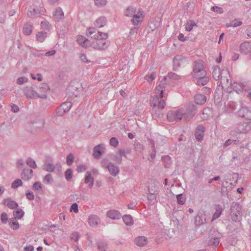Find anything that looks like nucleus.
Returning <instances> with one entry per match:
<instances>
[{"mask_svg": "<svg viewBox=\"0 0 251 251\" xmlns=\"http://www.w3.org/2000/svg\"><path fill=\"white\" fill-rule=\"evenodd\" d=\"M212 76L215 80H220V84L223 88H226L229 91H235L238 94L241 91V86L237 83H232L229 73L226 70H221L218 66H215L213 68Z\"/></svg>", "mask_w": 251, "mask_h": 251, "instance_id": "1", "label": "nucleus"}, {"mask_svg": "<svg viewBox=\"0 0 251 251\" xmlns=\"http://www.w3.org/2000/svg\"><path fill=\"white\" fill-rule=\"evenodd\" d=\"M87 33L89 35H92L91 38L94 41L92 42V46L95 49H105L108 47V44L106 39L108 37L106 33L96 32V29L94 27H90L87 30Z\"/></svg>", "mask_w": 251, "mask_h": 251, "instance_id": "2", "label": "nucleus"}, {"mask_svg": "<svg viewBox=\"0 0 251 251\" xmlns=\"http://www.w3.org/2000/svg\"><path fill=\"white\" fill-rule=\"evenodd\" d=\"M166 79L167 77L164 76L155 89V96L151 100V105L154 107L162 109L166 105L165 101L162 98L163 97L164 85Z\"/></svg>", "mask_w": 251, "mask_h": 251, "instance_id": "3", "label": "nucleus"}, {"mask_svg": "<svg viewBox=\"0 0 251 251\" xmlns=\"http://www.w3.org/2000/svg\"><path fill=\"white\" fill-rule=\"evenodd\" d=\"M23 92L24 95L27 99H35L37 98H42L46 99L47 97V95L45 94H39L34 90L32 86H26L24 88Z\"/></svg>", "mask_w": 251, "mask_h": 251, "instance_id": "4", "label": "nucleus"}, {"mask_svg": "<svg viewBox=\"0 0 251 251\" xmlns=\"http://www.w3.org/2000/svg\"><path fill=\"white\" fill-rule=\"evenodd\" d=\"M167 117L169 122L180 121L183 117V109L169 111L167 113Z\"/></svg>", "mask_w": 251, "mask_h": 251, "instance_id": "5", "label": "nucleus"}, {"mask_svg": "<svg viewBox=\"0 0 251 251\" xmlns=\"http://www.w3.org/2000/svg\"><path fill=\"white\" fill-rule=\"evenodd\" d=\"M194 77L200 75H206L204 70V62L201 60L195 61L193 66Z\"/></svg>", "mask_w": 251, "mask_h": 251, "instance_id": "6", "label": "nucleus"}, {"mask_svg": "<svg viewBox=\"0 0 251 251\" xmlns=\"http://www.w3.org/2000/svg\"><path fill=\"white\" fill-rule=\"evenodd\" d=\"M251 129L250 125L248 123H241L237 125L235 130H232L230 132L231 135H234L236 133H245L250 131Z\"/></svg>", "mask_w": 251, "mask_h": 251, "instance_id": "7", "label": "nucleus"}, {"mask_svg": "<svg viewBox=\"0 0 251 251\" xmlns=\"http://www.w3.org/2000/svg\"><path fill=\"white\" fill-rule=\"evenodd\" d=\"M241 209V205L236 202H233L231 206V216L233 221L235 222L239 221L240 220V211Z\"/></svg>", "mask_w": 251, "mask_h": 251, "instance_id": "8", "label": "nucleus"}, {"mask_svg": "<svg viewBox=\"0 0 251 251\" xmlns=\"http://www.w3.org/2000/svg\"><path fill=\"white\" fill-rule=\"evenodd\" d=\"M195 107L194 105L190 106L186 111L183 109V116L186 121H189L195 115Z\"/></svg>", "mask_w": 251, "mask_h": 251, "instance_id": "9", "label": "nucleus"}, {"mask_svg": "<svg viewBox=\"0 0 251 251\" xmlns=\"http://www.w3.org/2000/svg\"><path fill=\"white\" fill-rule=\"evenodd\" d=\"M132 17L131 22L133 25H137L141 24L144 18L143 11L139 10Z\"/></svg>", "mask_w": 251, "mask_h": 251, "instance_id": "10", "label": "nucleus"}, {"mask_svg": "<svg viewBox=\"0 0 251 251\" xmlns=\"http://www.w3.org/2000/svg\"><path fill=\"white\" fill-rule=\"evenodd\" d=\"M105 150V145L103 144H99L93 148V156L96 159H99L101 155L104 153Z\"/></svg>", "mask_w": 251, "mask_h": 251, "instance_id": "11", "label": "nucleus"}, {"mask_svg": "<svg viewBox=\"0 0 251 251\" xmlns=\"http://www.w3.org/2000/svg\"><path fill=\"white\" fill-rule=\"evenodd\" d=\"M205 131V128L203 126L199 125L197 127L195 132V136L198 141L201 142L203 140Z\"/></svg>", "mask_w": 251, "mask_h": 251, "instance_id": "12", "label": "nucleus"}, {"mask_svg": "<svg viewBox=\"0 0 251 251\" xmlns=\"http://www.w3.org/2000/svg\"><path fill=\"white\" fill-rule=\"evenodd\" d=\"M220 236L221 235L220 233L217 231H214V237H212L211 238L208 240L207 245L209 246H213L216 247L219 244Z\"/></svg>", "mask_w": 251, "mask_h": 251, "instance_id": "13", "label": "nucleus"}, {"mask_svg": "<svg viewBox=\"0 0 251 251\" xmlns=\"http://www.w3.org/2000/svg\"><path fill=\"white\" fill-rule=\"evenodd\" d=\"M241 52L244 54H248L251 52V42L246 41L240 46Z\"/></svg>", "mask_w": 251, "mask_h": 251, "instance_id": "14", "label": "nucleus"}, {"mask_svg": "<svg viewBox=\"0 0 251 251\" xmlns=\"http://www.w3.org/2000/svg\"><path fill=\"white\" fill-rule=\"evenodd\" d=\"M2 204L11 209H14L18 207V204L15 201L12 200L11 198L3 199Z\"/></svg>", "mask_w": 251, "mask_h": 251, "instance_id": "15", "label": "nucleus"}, {"mask_svg": "<svg viewBox=\"0 0 251 251\" xmlns=\"http://www.w3.org/2000/svg\"><path fill=\"white\" fill-rule=\"evenodd\" d=\"M88 222L91 226L95 227L100 223V219L97 215H91L88 217Z\"/></svg>", "mask_w": 251, "mask_h": 251, "instance_id": "16", "label": "nucleus"}, {"mask_svg": "<svg viewBox=\"0 0 251 251\" xmlns=\"http://www.w3.org/2000/svg\"><path fill=\"white\" fill-rule=\"evenodd\" d=\"M53 17L54 20L57 22L64 19V12L60 7H58L55 9L53 14Z\"/></svg>", "mask_w": 251, "mask_h": 251, "instance_id": "17", "label": "nucleus"}, {"mask_svg": "<svg viewBox=\"0 0 251 251\" xmlns=\"http://www.w3.org/2000/svg\"><path fill=\"white\" fill-rule=\"evenodd\" d=\"M238 114L241 117H244L247 119H251V111L247 107H242L238 111Z\"/></svg>", "mask_w": 251, "mask_h": 251, "instance_id": "18", "label": "nucleus"}, {"mask_svg": "<svg viewBox=\"0 0 251 251\" xmlns=\"http://www.w3.org/2000/svg\"><path fill=\"white\" fill-rule=\"evenodd\" d=\"M107 169L108 170L110 174L113 176H117L120 172L119 167L113 163L108 165Z\"/></svg>", "mask_w": 251, "mask_h": 251, "instance_id": "19", "label": "nucleus"}, {"mask_svg": "<svg viewBox=\"0 0 251 251\" xmlns=\"http://www.w3.org/2000/svg\"><path fill=\"white\" fill-rule=\"evenodd\" d=\"M107 216L111 219L118 220L121 217L120 212L117 210L113 209L107 212Z\"/></svg>", "mask_w": 251, "mask_h": 251, "instance_id": "20", "label": "nucleus"}, {"mask_svg": "<svg viewBox=\"0 0 251 251\" xmlns=\"http://www.w3.org/2000/svg\"><path fill=\"white\" fill-rule=\"evenodd\" d=\"M77 42L82 47L87 48L90 46V41L83 36H78L76 39Z\"/></svg>", "mask_w": 251, "mask_h": 251, "instance_id": "21", "label": "nucleus"}, {"mask_svg": "<svg viewBox=\"0 0 251 251\" xmlns=\"http://www.w3.org/2000/svg\"><path fill=\"white\" fill-rule=\"evenodd\" d=\"M107 23V19L104 16H100L94 22V25L96 27L100 28L103 27Z\"/></svg>", "mask_w": 251, "mask_h": 251, "instance_id": "22", "label": "nucleus"}, {"mask_svg": "<svg viewBox=\"0 0 251 251\" xmlns=\"http://www.w3.org/2000/svg\"><path fill=\"white\" fill-rule=\"evenodd\" d=\"M22 178L25 180H28L33 176V171L31 169L25 168L21 174Z\"/></svg>", "mask_w": 251, "mask_h": 251, "instance_id": "23", "label": "nucleus"}, {"mask_svg": "<svg viewBox=\"0 0 251 251\" xmlns=\"http://www.w3.org/2000/svg\"><path fill=\"white\" fill-rule=\"evenodd\" d=\"M194 77L198 79L197 84L199 85H205L209 81V77L206 75H200V76H194Z\"/></svg>", "mask_w": 251, "mask_h": 251, "instance_id": "24", "label": "nucleus"}, {"mask_svg": "<svg viewBox=\"0 0 251 251\" xmlns=\"http://www.w3.org/2000/svg\"><path fill=\"white\" fill-rule=\"evenodd\" d=\"M94 179L92 177L91 172L87 171L86 173V176L84 178V183L86 184L89 183V187L91 188L94 185Z\"/></svg>", "mask_w": 251, "mask_h": 251, "instance_id": "25", "label": "nucleus"}, {"mask_svg": "<svg viewBox=\"0 0 251 251\" xmlns=\"http://www.w3.org/2000/svg\"><path fill=\"white\" fill-rule=\"evenodd\" d=\"M135 242L138 246L143 247L147 244L148 241L145 236H139L135 238Z\"/></svg>", "mask_w": 251, "mask_h": 251, "instance_id": "26", "label": "nucleus"}, {"mask_svg": "<svg viewBox=\"0 0 251 251\" xmlns=\"http://www.w3.org/2000/svg\"><path fill=\"white\" fill-rule=\"evenodd\" d=\"M184 60V59L181 55L176 56L173 59L174 70L179 67Z\"/></svg>", "mask_w": 251, "mask_h": 251, "instance_id": "27", "label": "nucleus"}, {"mask_svg": "<svg viewBox=\"0 0 251 251\" xmlns=\"http://www.w3.org/2000/svg\"><path fill=\"white\" fill-rule=\"evenodd\" d=\"M43 169L49 172H52L55 170V166L53 164L48 162V159H47L43 166Z\"/></svg>", "mask_w": 251, "mask_h": 251, "instance_id": "28", "label": "nucleus"}, {"mask_svg": "<svg viewBox=\"0 0 251 251\" xmlns=\"http://www.w3.org/2000/svg\"><path fill=\"white\" fill-rule=\"evenodd\" d=\"M136 13V8L133 6L127 7L125 10V15L127 17H132Z\"/></svg>", "mask_w": 251, "mask_h": 251, "instance_id": "29", "label": "nucleus"}, {"mask_svg": "<svg viewBox=\"0 0 251 251\" xmlns=\"http://www.w3.org/2000/svg\"><path fill=\"white\" fill-rule=\"evenodd\" d=\"M206 100V97L202 94H198L195 97V101L198 104H203Z\"/></svg>", "mask_w": 251, "mask_h": 251, "instance_id": "30", "label": "nucleus"}, {"mask_svg": "<svg viewBox=\"0 0 251 251\" xmlns=\"http://www.w3.org/2000/svg\"><path fill=\"white\" fill-rule=\"evenodd\" d=\"M206 222V219L204 217V216L202 214H198L195 217V223L197 226H201L203 224H204Z\"/></svg>", "mask_w": 251, "mask_h": 251, "instance_id": "31", "label": "nucleus"}, {"mask_svg": "<svg viewBox=\"0 0 251 251\" xmlns=\"http://www.w3.org/2000/svg\"><path fill=\"white\" fill-rule=\"evenodd\" d=\"M242 24V22L239 19H235L232 21L229 24H227L226 26L228 27H238Z\"/></svg>", "mask_w": 251, "mask_h": 251, "instance_id": "32", "label": "nucleus"}, {"mask_svg": "<svg viewBox=\"0 0 251 251\" xmlns=\"http://www.w3.org/2000/svg\"><path fill=\"white\" fill-rule=\"evenodd\" d=\"M47 37V33L45 31L39 32L36 36V39L38 42H43Z\"/></svg>", "mask_w": 251, "mask_h": 251, "instance_id": "33", "label": "nucleus"}, {"mask_svg": "<svg viewBox=\"0 0 251 251\" xmlns=\"http://www.w3.org/2000/svg\"><path fill=\"white\" fill-rule=\"evenodd\" d=\"M43 186L40 182L36 181L33 184L32 189L34 191L40 193L43 191Z\"/></svg>", "mask_w": 251, "mask_h": 251, "instance_id": "34", "label": "nucleus"}, {"mask_svg": "<svg viewBox=\"0 0 251 251\" xmlns=\"http://www.w3.org/2000/svg\"><path fill=\"white\" fill-rule=\"evenodd\" d=\"M32 31V25L31 24H25L23 27V32L25 35H28Z\"/></svg>", "mask_w": 251, "mask_h": 251, "instance_id": "35", "label": "nucleus"}, {"mask_svg": "<svg viewBox=\"0 0 251 251\" xmlns=\"http://www.w3.org/2000/svg\"><path fill=\"white\" fill-rule=\"evenodd\" d=\"M123 220L126 226H131L133 224V220L130 215H124Z\"/></svg>", "mask_w": 251, "mask_h": 251, "instance_id": "36", "label": "nucleus"}, {"mask_svg": "<svg viewBox=\"0 0 251 251\" xmlns=\"http://www.w3.org/2000/svg\"><path fill=\"white\" fill-rule=\"evenodd\" d=\"M24 214V211L21 209H18L16 211L13 212V216L15 219H21Z\"/></svg>", "mask_w": 251, "mask_h": 251, "instance_id": "37", "label": "nucleus"}, {"mask_svg": "<svg viewBox=\"0 0 251 251\" xmlns=\"http://www.w3.org/2000/svg\"><path fill=\"white\" fill-rule=\"evenodd\" d=\"M222 212V208L221 205H218L216 206V211L212 217V221L218 218Z\"/></svg>", "mask_w": 251, "mask_h": 251, "instance_id": "38", "label": "nucleus"}, {"mask_svg": "<svg viewBox=\"0 0 251 251\" xmlns=\"http://www.w3.org/2000/svg\"><path fill=\"white\" fill-rule=\"evenodd\" d=\"M72 106V102L71 101H68L63 103L60 105V107H61L62 109H63V110H64L66 112H68L70 110Z\"/></svg>", "mask_w": 251, "mask_h": 251, "instance_id": "39", "label": "nucleus"}, {"mask_svg": "<svg viewBox=\"0 0 251 251\" xmlns=\"http://www.w3.org/2000/svg\"><path fill=\"white\" fill-rule=\"evenodd\" d=\"M41 26L44 30L50 31L51 28L50 24L46 20H44L41 23Z\"/></svg>", "mask_w": 251, "mask_h": 251, "instance_id": "40", "label": "nucleus"}, {"mask_svg": "<svg viewBox=\"0 0 251 251\" xmlns=\"http://www.w3.org/2000/svg\"><path fill=\"white\" fill-rule=\"evenodd\" d=\"M196 25V23L193 20L189 21L186 24L185 29L187 31H190L192 30L194 26Z\"/></svg>", "mask_w": 251, "mask_h": 251, "instance_id": "41", "label": "nucleus"}, {"mask_svg": "<svg viewBox=\"0 0 251 251\" xmlns=\"http://www.w3.org/2000/svg\"><path fill=\"white\" fill-rule=\"evenodd\" d=\"M139 27H134L130 29L129 35L127 36V39H131L134 36H136L138 31Z\"/></svg>", "mask_w": 251, "mask_h": 251, "instance_id": "42", "label": "nucleus"}, {"mask_svg": "<svg viewBox=\"0 0 251 251\" xmlns=\"http://www.w3.org/2000/svg\"><path fill=\"white\" fill-rule=\"evenodd\" d=\"M151 149L152 150V151L150 154V158H149V160L150 161H152L155 157V154H156V150L154 147V143L153 141H151Z\"/></svg>", "mask_w": 251, "mask_h": 251, "instance_id": "43", "label": "nucleus"}, {"mask_svg": "<svg viewBox=\"0 0 251 251\" xmlns=\"http://www.w3.org/2000/svg\"><path fill=\"white\" fill-rule=\"evenodd\" d=\"M26 163L27 165L29 166L30 168H32L33 169H35L37 168V165L35 161L30 157H28L27 158L26 160Z\"/></svg>", "mask_w": 251, "mask_h": 251, "instance_id": "44", "label": "nucleus"}, {"mask_svg": "<svg viewBox=\"0 0 251 251\" xmlns=\"http://www.w3.org/2000/svg\"><path fill=\"white\" fill-rule=\"evenodd\" d=\"M53 181L52 176L51 174H48L46 175L43 179V182L46 184H50Z\"/></svg>", "mask_w": 251, "mask_h": 251, "instance_id": "45", "label": "nucleus"}, {"mask_svg": "<svg viewBox=\"0 0 251 251\" xmlns=\"http://www.w3.org/2000/svg\"><path fill=\"white\" fill-rule=\"evenodd\" d=\"M23 185V182L20 179L15 180L11 184V188L13 189H17L19 187Z\"/></svg>", "mask_w": 251, "mask_h": 251, "instance_id": "46", "label": "nucleus"}, {"mask_svg": "<svg viewBox=\"0 0 251 251\" xmlns=\"http://www.w3.org/2000/svg\"><path fill=\"white\" fill-rule=\"evenodd\" d=\"M73 177L72 171L71 169H68L65 172V177L66 179L69 181L71 180Z\"/></svg>", "mask_w": 251, "mask_h": 251, "instance_id": "47", "label": "nucleus"}, {"mask_svg": "<svg viewBox=\"0 0 251 251\" xmlns=\"http://www.w3.org/2000/svg\"><path fill=\"white\" fill-rule=\"evenodd\" d=\"M176 199L177 203L180 205L184 204L185 202V198L182 194L177 195Z\"/></svg>", "mask_w": 251, "mask_h": 251, "instance_id": "48", "label": "nucleus"}, {"mask_svg": "<svg viewBox=\"0 0 251 251\" xmlns=\"http://www.w3.org/2000/svg\"><path fill=\"white\" fill-rule=\"evenodd\" d=\"M95 5L98 7L104 6L106 4V0H94Z\"/></svg>", "mask_w": 251, "mask_h": 251, "instance_id": "49", "label": "nucleus"}, {"mask_svg": "<svg viewBox=\"0 0 251 251\" xmlns=\"http://www.w3.org/2000/svg\"><path fill=\"white\" fill-rule=\"evenodd\" d=\"M109 144L113 147H117L119 145V141L116 137H112L109 141Z\"/></svg>", "mask_w": 251, "mask_h": 251, "instance_id": "50", "label": "nucleus"}, {"mask_svg": "<svg viewBox=\"0 0 251 251\" xmlns=\"http://www.w3.org/2000/svg\"><path fill=\"white\" fill-rule=\"evenodd\" d=\"M156 76V73L153 72L150 75H146L145 79L147 80L148 82H151L152 80L155 78Z\"/></svg>", "mask_w": 251, "mask_h": 251, "instance_id": "51", "label": "nucleus"}, {"mask_svg": "<svg viewBox=\"0 0 251 251\" xmlns=\"http://www.w3.org/2000/svg\"><path fill=\"white\" fill-rule=\"evenodd\" d=\"M112 163L111 162H109V160L107 158H103L100 162V165L101 167L103 168H107L108 166L110 164Z\"/></svg>", "mask_w": 251, "mask_h": 251, "instance_id": "52", "label": "nucleus"}, {"mask_svg": "<svg viewBox=\"0 0 251 251\" xmlns=\"http://www.w3.org/2000/svg\"><path fill=\"white\" fill-rule=\"evenodd\" d=\"M27 81H28L27 78L24 77V76H22V77H20L17 78L16 83H17V84H18L19 85H22L25 83L27 82Z\"/></svg>", "mask_w": 251, "mask_h": 251, "instance_id": "53", "label": "nucleus"}, {"mask_svg": "<svg viewBox=\"0 0 251 251\" xmlns=\"http://www.w3.org/2000/svg\"><path fill=\"white\" fill-rule=\"evenodd\" d=\"M80 237V235L77 232H73L70 236L71 239L75 242H77Z\"/></svg>", "mask_w": 251, "mask_h": 251, "instance_id": "54", "label": "nucleus"}, {"mask_svg": "<svg viewBox=\"0 0 251 251\" xmlns=\"http://www.w3.org/2000/svg\"><path fill=\"white\" fill-rule=\"evenodd\" d=\"M37 15V10L36 9H31L30 10H28L27 12V16L29 17H36Z\"/></svg>", "mask_w": 251, "mask_h": 251, "instance_id": "55", "label": "nucleus"}, {"mask_svg": "<svg viewBox=\"0 0 251 251\" xmlns=\"http://www.w3.org/2000/svg\"><path fill=\"white\" fill-rule=\"evenodd\" d=\"M39 89L41 92H43L45 94L49 90V87L47 84L43 83L41 84Z\"/></svg>", "mask_w": 251, "mask_h": 251, "instance_id": "56", "label": "nucleus"}, {"mask_svg": "<svg viewBox=\"0 0 251 251\" xmlns=\"http://www.w3.org/2000/svg\"><path fill=\"white\" fill-rule=\"evenodd\" d=\"M74 156L72 153L69 154L66 158V162L69 165H71L73 162Z\"/></svg>", "mask_w": 251, "mask_h": 251, "instance_id": "57", "label": "nucleus"}, {"mask_svg": "<svg viewBox=\"0 0 251 251\" xmlns=\"http://www.w3.org/2000/svg\"><path fill=\"white\" fill-rule=\"evenodd\" d=\"M9 226L10 227L14 229V230H17L19 227V225L17 221H13L12 222H9Z\"/></svg>", "mask_w": 251, "mask_h": 251, "instance_id": "58", "label": "nucleus"}, {"mask_svg": "<svg viewBox=\"0 0 251 251\" xmlns=\"http://www.w3.org/2000/svg\"><path fill=\"white\" fill-rule=\"evenodd\" d=\"M168 76L170 78L174 79L175 80H178L180 78V76L179 75L172 72L168 73Z\"/></svg>", "mask_w": 251, "mask_h": 251, "instance_id": "59", "label": "nucleus"}, {"mask_svg": "<svg viewBox=\"0 0 251 251\" xmlns=\"http://www.w3.org/2000/svg\"><path fill=\"white\" fill-rule=\"evenodd\" d=\"M0 219L2 223L6 224L8 221V217L7 214L5 212L2 213L1 214Z\"/></svg>", "mask_w": 251, "mask_h": 251, "instance_id": "60", "label": "nucleus"}, {"mask_svg": "<svg viewBox=\"0 0 251 251\" xmlns=\"http://www.w3.org/2000/svg\"><path fill=\"white\" fill-rule=\"evenodd\" d=\"M70 211H73L75 213H77L78 212V205L76 202L72 204L70 208Z\"/></svg>", "mask_w": 251, "mask_h": 251, "instance_id": "61", "label": "nucleus"}, {"mask_svg": "<svg viewBox=\"0 0 251 251\" xmlns=\"http://www.w3.org/2000/svg\"><path fill=\"white\" fill-rule=\"evenodd\" d=\"M130 150H125L124 149H120L118 151L119 154L121 156L126 157V154L130 152Z\"/></svg>", "mask_w": 251, "mask_h": 251, "instance_id": "62", "label": "nucleus"}, {"mask_svg": "<svg viewBox=\"0 0 251 251\" xmlns=\"http://www.w3.org/2000/svg\"><path fill=\"white\" fill-rule=\"evenodd\" d=\"M66 112L63 110V109H62L61 107L60 106L56 110V115L57 116H63Z\"/></svg>", "mask_w": 251, "mask_h": 251, "instance_id": "63", "label": "nucleus"}, {"mask_svg": "<svg viewBox=\"0 0 251 251\" xmlns=\"http://www.w3.org/2000/svg\"><path fill=\"white\" fill-rule=\"evenodd\" d=\"M106 245L102 242H99L98 244V247L99 249L102 251H104L106 250Z\"/></svg>", "mask_w": 251, "mask_h": 251, "instance_id": "64", "label": "nucleus"}]
</instances>
